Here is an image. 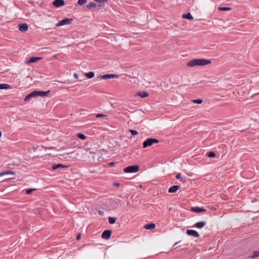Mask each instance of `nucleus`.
<instances>
[{
  "instance_id": "39448f33",
  "label": "nucleus",
  "mask_w": 259,
  "mask_h": 259,
  "mask_svg": "<svg viewBox=\"0 0 259 259\" xmlns=\"http://www.w3.org/2000/svg\"><path fill=\"white\" fill-rule=\"evenodd\" d=\"M38 96V91H34L29 94L27 95L24 98L25 101H28L30 98Z\"/></svg>"
},
{
  "instance_id": "bb28decb",
  "label": "nucleus",
  "mask_w": 259,
  "mask_h": 259,
  "mask_svg": "<svg viewBox=\"0 0 259 259\" xmlns=\"http://www.w3.org/2000/svg\"><path fill=\"white\" fill-rule=\"evenodd\" d=\"M207 155L209 157H214L215 156V154L213 152H209L207 153Z\"/></svg>"
},
{
  "instance_id": "5701e85b",
  "label": "nucleus",
  "mask_w": 259,
  "mask_h": 259,
  "mask_svg": "<svg viewBox=\"0 0 259 259\" xmlns=\"http://www.w3.org/2000/svg\"><path fill=\"white\" fill-rule=\"evenodd\" d=\"M191 102L195 104H201L203 102L202 99H198L191 100Z\"/></svg>"
},
{
  "instance_id": "2eb2a0df",
  "label": "nucleus",
  "mask_w": 259,
  "mask_h": 259,
  "mask_svg": "<svg viewBox=\"0 0 259 259\" xmlns=\"http://www.w3.org/2000/svg\"><path fill=\"white\" fill-rule=\"evenodd\" d=\"M50 92V91H38V94L39 96L46 97L49 95Z\"/></svg>"
},
{
  "instance_id": "cd10ccee",
  "label": "nucleus",
  "mask_w": 259,
  "mask_h": 259,
  "mask_svg": "<svg viewBox=\"0 0 259 259\" xmlns=\"http://www.w3.org/2000/svg\"><path fill=\"white\" fill-rule=\"evenodd\" d=\"M259 256V251H255L253 252V254L251 256V257H255Z\"/></svg>"
},
{
  "instance_id": "4be33fe9",
  "label": "nucleus",
  "mask_w": 259,
  "mask_h": 259,
  "mask_svg": "<svg viewBox=\"0 0 259 259\" xmlns=\"http://www.w3.org/2000/svg\"><path fill=\"white\" fill-rule=\"evenodd\" d=\"M85 75L86 77H87L89 78H92L94 76L95 74L93 72H90L85 73Z\"/></svg>"
},
{
  "instance_id": "f3484780",
  "label": "nucleus",
  "mask_w": 259,
  "mask_h": 259,
  "mask_svg": "<svg viewBox=\"0 0 259 259\" xmlns=\"http://www.w3.org/2000/svg\"><path fill=\"white\" fill-rule=\"evenodd\" d=\"M137 95L142 98H146L149 96V94L146 92H139Z\"/></svg>"
},
{
  "instance_id": "b1692460",
  "label": "nucleus",
  "mask_w": 259,
  "mask_h": 259,
  "mask_svg": "<svg viewBox=\"0 0 259 259\" xmlns=\"http://www.w3.org/2000/svg\"><path fill=\"white\" fill-rule=\"evenodd\" d=\"M116 218H113V217H109L108 218V221L109 223L111 224H114L116 221Z\"/></svg>"
},
{
  "instance_id": "c85d7f7f",
  "label": "nucleus",
  "mask_w": 259,
  "mask_h": 259,
  "mask_svg": "<svg viewBox=\"0 0 259 259\" xmlns=\"http://www.w3.org/2000/svg\"><path fill=\"white\" fill-rule=\"evenodd\" d=\"M129 132L131 133L132 135L135 136L138 134V132L134 130H129Z\"/></svg>"
},
{
  "instance_id": "e433bc0d",
  "label": "nucleus",
  "mask_w": 259,
  "mask_h": 259,
  "mask_svg": "<svg viewBox=\"0 0 259 259\" xmlns=\"http://www.w3.org/2000/svg\"><path fill=\"white\" fill-rule=\"evenodd\" d=\"M103 213V211H99V214H102Z\"/></svg>"
},
{
  "instance_id": "9d476101",
  "label": "nucleus",
  "mask_w": 259,
  "mask_h": 259,
  "mask_svg": "<svg viewBox=\"0 0 259 259\" xmlns=\"http://www.w3.org/2000/svg\"><path fill=\"white\" fill-rule=\"evenodd\" d=\"M18 26L19 30L22 32H25L28 29V26L26 23L20 24L18 25Z\"/></svg>"
},
{
  "instance_id": "412c9836",
  "label": "nucleus",
  "mask_w": 259,
  "mask_h": 259,
  "mask_svg": "<svg viewBox=\"0 0 259 259\" xmlns=\"http://www.w3.org/2000/svg\"><path fill=\"white\" fill-rule=\"evenodd\" d=\"M9 174H12V175H15V172H13V171H3V172L0 173V177H2V176H4L5 175H9Z\"/></svg>"
},
{
  "instance_id": "7ed1b4c3",
  "label": "nucleus",
  "mask_w": 259,
  "mask_h": 259,
  "mask_svg": "<svg viewBox=\"0 0 259 259\" xmlns=\"http://www.w3.org/2000/svg\"><path fill=\"white\" fill-rule=\"evenodd\" d=\"M139 168L137 165H131L124 168L123 171L125 172H136L138 171Z\"/></svg>"
},
{
  "instance_id": "2f4dec72",
  "label": "nucleus",
  "mask_w": 259,
  "mask_h": 259,
  "mask_svg": "<svg viewBox=\"0 0 259 259\" xmlns=\"http://www.w3.org/2000/svg\"><path fill=\"white\" fill-rule=\"evenodd\" d=\"M106 115H105V114H101V113H99V114H97L96 115V117L97 118H100V117H106Z\"/></svg>"
},
{
  "instance_id": "dca6fc26",
  "label": "nucleus",
  "mask_w": 259,
  "mask_h": 259,
  "mask_svg": "<svg viewBox=\"0 0 259 259\" xmlns=\"http://www.w3.org/2000/svg\"><path fill=\"white\" fill-rule=\"evenodd\" d=\"M178 189V186L175 185L170 187L168 189V192L169 193H173L177 191Z\"/></svg>"
},
{
  "instance_id": "4c0bfd02",
  "label": "nucleus",
  "mask_w": 259,
  "mask_h": 259,
  "mask_svg": "<svg viewBox=\"0 0 259 259\" xmlns=\"http://www.w3.org/2000/svg\"><path fill=\"white\" fill-rule=\"evenodd\" d=\"M114 185H115V186H119V185L118 183H115Z\"/></svg>"
},
{
  "instance_id": "f257e3e1",
  "label": "nucleus",
  "mask_w": 259,
  "mask_h": 259,
  "mask_svg": "<svg viewBox=\"0 0 259 259\" xmlns=\"http://www.w3.org/2000/svg\"><path fill=\"white\" fill-rule=\"evenodd\" d=\"M211 61L209 60L203 58L193 59L189 61L187 65L189 67H193L196 66H205L209 64Z\"/></svg>"
},
{
  "instance_id": "ddd939ff",
  "label": "nucleus",
  "mask_w": 259,
  "mask_h": 259,
  "mask_svg": "<svg viewBox=\"0 0 259 259\" xmlns=\"http://www.w3.org/2000/svg\"><path fill=\"white\" fill-rule=\"evenodd\" d=\"M206 225V222L204 221H201L197 222L195 224V226L199 229L202 228L204 227Z\"/></svg>"
},
{
  "instance_id": "1a4fd4ad",
  "label": "nucleus",
  "mask_w": 259,
  "mask_h": 259,
  "mask_svg": "<svg viewBox=\"0 0 259 259\" xmlns=\"http://www.w3.org/2000/svg\"><path fill=\"white\" fill-rule=\"evenodd\" d=\"M55 7H60L65 5L64 0H55L53 3Z\"/></svg>"
},
{
  "instance_id": "393cba45",
  "label": "nucleus",
  "mask_w": 259,
  "mask_h": 259,
  "mask_svg": "<svg viewBox=\"0 0 259 259\" xmlns=\"http://www.w3.org/2000/svg\"><path fill=\"white\" fill-rule=\"evenodd\" d=\"M96 6V4L94 2H91L87 6V7L88 9L94 8Z\"/></svg>"
},
{
  "instance_id": "20e7f679",
  "label": "nucleus",
  "mask_w": 259,
  "mask_h": 259,
  "mask_svg": "<svg viewBox=\"0 0 259 259\" xmlns=\"http://www.w3.org/2000/svg\"><path fill=\"white\" fill-rule=\"evenodd\" d=\"M72 21V19H64L61 21H60L59 23L56 24L57 27L70 24Z\"/></svg>"
},
{
  "instance_id": "f03ea898",
  "label": "nucleus",
  "mask_w": 259,
  "mask_h": 259,
  "mask_svg": "<svg viewBox=\"0 0 259 259\" xmlns=\"http://www.w3.org/2000/svg\"><path fill=\"white\" fill-rule=\"evenodd\" d=\"M158 140L156 139L149 138L143 142V147L147 148L152 146L154 144L158 143Z\"/></svg>"
},
{
  "instance_id": "423d86ee",
  "label": "nucleus",
  "mask_w": 259,
  "mask_h": 259,
  "mask_svg": "<svg viewBox=\"0 0 259 259\" xmlns=\"http://www.w3.org/2000/svg\"><path fill=\"white\" fill-rule=\"evenodd\" d=\"M100 78L104 79H108L110 78H118V75L114 74H107L99 76Z\"/></svg>"
},
{
  "instance_id": "58836bf2",
  "label": "nucleus",
  "mask_w": 259,
  "mask_h": 259,
  "mask_svg": "<svg viewBox=\"0 0 259 259\" xmlns=\"http://www.w3.org/2000/svg\"><path fill=\"white\" fill-rule=\"evenodd\" d=\"M179 178H180L181 177V175L179 174Z\"/></svg>"
},
{
  "instance_id": "6ab92c4d",
  "label": "nucleus",
  "mask_w": 259,
  "mask_h": 259,
  "mask_svg": "<svg viewBox=\"0 0 259 259\" xmlns=\"http://www.w3.org/2000/svg\"><path fill=\"white\" fill-rule=\"evenodd\" d=\"M11 89V85L8 84L3 83L0 84V90L3 89Z\"/></svg>"
},
{
  "instance_id": "f704fd0d",
  "label": "nucleus",
  "mask_w": 259,
  "mask_h": 259,
  "mask_svg": "<svg viewBox=\"0 0 259 259\" xmlns=\"http://www.w3.org/2000/svg\"><path fill=\"white\" fill-rule=\"evenodd\" d=\"M80 237H81V234H78V235H77V237H76V239H77V240H79V239H80Z\"/></svg>"
},
{
  "instance_id": "9b49d317",
  "label": "nucleus",
  "mask_w": 259,
  "mask_h": 259,
  "mask_svg": "<svg viewBox=\"0 0 259 259\" xmlns=\"http://www.w3.org/2000/svg\"><path fill=\"white\" fill-rule=\"evenodd\" d=\"M191 210V211H192L193 212H197V213H199V212H203V211H206L205 209L201 208L198 207H192Z\"/></svg>"
},
{
  "instance_id": "aec40b11",
  "label": "nucleus",
  "mask_w": 259,
  "mask_h": 259,
  "mask_svg": "<svg viewBox=\"0 0 259 259\" xmlns=\"http://www.w3.org/2000/svg\"><path fill=\"white\" fill-rule=\"evenodd\" d=\"M66 167V166L62 164H54L52 166V169L53 170L59 168H63Z\"/></svg>"
},
{
  "instance_id": "f8f14e48",
  "label": "nucleus",
  "mask_w": 259,
  "mask_h": 259,
  "mask_svg": "<svg viewBox=\"0 0 259 259\" xmlns=\"http://www.w3.org/2000/svg\"><path fill=\"white\" fill-rule=\"evenodd\" d=\"M41 58L40 57H32L29 60H28L27 62V64H30L32 63L36 62L37 61L40 60Z\"/></svg>"
},
{
  "instance_id": "7c9ffc66",
  "label": "nucleus",
  "mask_w": 259,
  "mask_h": 259,
  "mask_svg": "<svg viewBox=\"0 0 259 259\" xmlns=\"http://www.w3.org/2000/svg\"><path fill=\"white\" fill-rule=\"evenodd\" d=\"M231 8L229 7H219V10L220 11H228L230 10Z\"/></svg>"
},
{
  "instance_id": "a878e982",
  "label": "nucleus",
  "mask_w": 259,
  "mask_h": 259,
  "mask_svg": "<svg viewBox=\"0 0 259 259\" xmlns=\"http://www.w3.org/2000/svg\"><path fill=\"white\" fill-rule=\"evenodd\" d=\"M77 136L78 138H79L82 140H84L86 139L85 136L82 134H78Z\"/></svg>"
},
{
  "instance_id": "72a5a7b5",
  "label": "nucleus",
  "mask_w": 259,
  "mask_h": 259,
  "mask_svg": "<svg viewBox=\"0 0 259 259\" xmlns=\"http://www.w3.org/2000/svg\"><path fill=\"white\" fill-rule=\"evenodd\" d=\"M73 76L76 78H78V75L76 73H74Z\"/></svg>"
},
{
  "instance_id": "0eeeda50",
  "label": "nucleus",
  "mask_w": 259,
  "mask_h": 259,
  "mask_svg": "<svg viewBox=\"0 0 259 259\" xmlns=\"http://www.w3.org/2000/svg\"><path fill=\"white\" fill-rule=\"evenodd\" d=\"M186 233H187V235H188L189 236H193V237H195V238H198V237H199V234L195 230H187V231H186Z\"/></svg>"
},
{
  "instance_id": "c756f323",
  "label": "nucleus",
  "mask_w": 259,
  "mask_h": 259,
  "mask_svg": "<svg viewBox=\"0 0 259 259\" xmlns=\"http://www.w3.org/2000/svg\"><path fill=\"white\" fill-rule=\"evenodd\" d=\"M87 0H78L77 4L80 6H82L87 2Z\"/></svg>"
},
{
  "instance_id": "c9c22d12",
  "label": "nucleus",
  "mask_w": 259,
  "mask_h": 259,
  "mask_svg": "<svg viewBox=\"0 0 259 259\" xmlns=\"http://www.w3.org/2000/svg\"><path fill=\"white\" fill-rule=\"evenodd\" d=\"M176 177V178L177 179H178V178H179L178 174H177V175L176 176V177Z\"/></svg>"
},
{
  "instance_id": "4468645a",
  "label": "nucleus",
  "mask_w": 259,
  "mask_h": 259,
  "mask_svg": "<svg viewBox=\"0 0 259 259\" xmlns=\"http://www.w3.org/2000/svg\"><path fill=\"white\" fill-rule=\"evenodd\" d=\"M144 227L147 230H152L155 228V225L153 223L148 224L145 225Z\"/></svg>"
},
{
  "instance_id": "6e6552de",
  "label": "nucleus",
  "mask_w": 259,
  "mask_h": 259,
  "mask_svg": "<svg viewBox=\"0 0 259 259\" xmlns=\"http://www.w3.org/2000/svg\"><path fill=\"white\" fill-rule=\"evenodd\" d=\"M111 234V231L109 230H105L102 234V237L104 239H109Z\"/></svg>"
},
{
  "instance_id": "473e14b6",
  "label": "nucleus",
  "mask_w": 259,
  "mask_h": 259,
  "mask_svg": "<svg viewBox=\"0 0 259 259\" xmlns=\"http://www.w3.org/2000/svg\"><path fill=\"white\" fill-rule=\"evenodd\" d=\"M34 190H35V189H28L26 190V193L27 194H30L31 193V192Z\"/></svg>"
},
{
  "instance_id": "a211bd4d",
  "label": "nucleus",
  "mask_w": 259,
  "mask_h": 259,
  "mask_svg": "<svg viewBox=\"0 0 259 259\" xmlns=\"http://www.w3.org/2000/svg\"><path fill=\"white\" fill-rule=\"evenodd\" d=\"M182 18L188 20H192L193 19L192 15L190 13L183 15Z\"/></svg>"
}]
</instances>
